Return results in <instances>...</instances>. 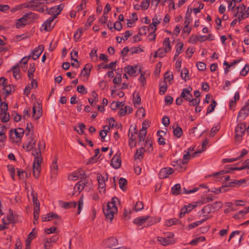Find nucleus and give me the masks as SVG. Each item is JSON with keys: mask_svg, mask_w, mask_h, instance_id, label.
Here are the masks:
<instances>
[{"mask_svg": "<svg viewBox=\"0 0 249 249\" xmlns=\"http://www.w3.org/2000/svg\"><path fill=\"white\" fill-rule=\"evenodd\" d=\"M118 201L117 197H114L112 198L111 201L108 202L107 208L104 209V213L107 219L111 221L115 213L117 212V208L116 203Z\"/></svg>", "mask_w": 249, "mask_h": 249, "instance_id": "f257e3e1", "label": "nucleus"}, {"mask_svg": "<svg viewBox=\"0 0 249 249\" xmlns=\"http://www.w3.org/2000/svg\"><path fill=\"white\" fill-rule=\"evenodd\" d=\"M42 162V159L36 158L34 160L33 164V175L35 178H38L40 176L41 170V163Z\"/></svg>", "mask_w": 249, "mask_h": 249, "instance_id": "f03ea898", "label": "nucleus"}, {"mask_svg": "<svg viewBox=\"0 0 249 249\" xmlns=\"http://www.w3.org/2000/svg\"><path fill=\"white\" fill-rule=\"evenodd\" d=\"M85 176L84 171L81 169H79L69 175L68 179L71 180H76L78 179L85 178Z\"/></svg>", "mask_w": 249, "mask_h": 249, "instance_id": "7ed1b4c3", "label": "nucleus"}, {"mask_svg": "<svg viewBox=\"0 0 249 249\" xmlns=\"http://www.w3.org/2000/svg\"><path fill=\"white\" fill-rule=\"evenodd\" d=\"M24 132L23 129L21 128L11 129L9 132V137L11 139L15 138L20 139L23 135Z\"/></svg>", "mask_w": 249, "mask_h": 249, "instance_id": "20e7f679", "label": "nucleus"}, {"mask_svg": "<svg viewBox=\"0 0 249 249\" xmlns=\"http://www.w3.org/2000/svg\"><path fill=\"white\" fill-rule=\"evenodd\" d=\"M171 164L176 170L180 172L184 171L186 169L185 162L180 159L172 161Z\"/></svg>", "mask_w": 249, "mask_h": 249, "instance_id": "39448f33", "label": "nucleus"}, {"mask_svg": "<svg viewBox=\"0 0 249 249\" xmlns=\"http://www.w3.org/2000/svg\"><path fill=\"white\" fill-rule=\"evenodd\" d=\"M246 129V124L245 123L238 124L235 129V136L236 139L241 138Z\"/></svg>", "mask_w": 249, "mask_h": 249, "instance_id": "423d86ee", "label": "nucleus"}, {"mask_svg": "<svg viewBox=\"0 0 249 249\" xmlns=\"http://www.w3.org/2000/svg\"><path fill=\"white\" fill-rule=\"evenodd\" d=\"M42 106L39 103H37V105H34L33 107L32 117L35 120H37L42 116Z\"/></svg>", "mask_w": 249, "mask_h": 249, "instance_id": "0eeeda50", "label": "nucleus"}, {"mask_svg": "<svg viewBox=\"0 0 249 249\" xmlns=\"http://www.w3.org/2000/svg\"><path fill=\"white\" fill-rule=\"evenodd\" d=\"M249 99L246 102L245 105L241 109L238 113L237 118L242 120L244 119L249 114Z\"/></svg>", "mask_w": 249, "mask_h": 249, "instance_id": "6e6552de", "label": "nucleus"}, {"mask_svg": "<svg viewBox=\"0 0 249 249\" xmlns=\"http://www.w3.org/2000/svg\"><path fill=\"white\" fill-rule=\"evenodd\" d=\"M174 172L172 168L170 167H164L162 168L159 173V177L160 178H165L169 177Z\"/></svg>", "mask_w": 249, "mask_h": 249, "instance_id": "1a4fd4ad", "label": "nucleus"}, {"mask_svg": "<svg viewBox=\"0 0 249 249\" xmlns=\"http://www.w3.org/2000/svg\"><path fill=\"white\" fill-rule=\"evenodd\" d=\"M192 90V88L191 87L183 89L180 94V98H183L185 100L188 101L193 98V95L191 93Z\"/></svg>", "mask_w": 249, "mask_h": 249, "instance_id": "9d476101", "label": "nucleus"}, {"mask_svg": "<svg viewBox=\"0 0 249 249\" xmlns=\"http://www.w3.org/2000/svg\"><path fill=\"white\" fill-rule=\"evenodd\" d=\"M111 165L115 169L120 168L121 165V160L119 155L115 154L111 160Z\"/></svg>", "mask_w": 249, "mask_h": 249, "instance_id": "9b49d317", "label": "nucleus"}, {"mask_svg": "<svg viewBox=\"0 0 249 249\" xmlns=\"http://www.w3.org/2000/svg\"><path fill=\"white\" fill-rule=\"evenodd\" d=\"M58 239V235H54L51 238H46L44 240V247L45 249H48L52 245V243H54Z\"/></svg>", "mask_w": 249, "mask_h": 249, "instance_id": "f8f14e48", "label": "nucleus"}, {"mask_svg": "<svg viewBox=\"0 0 249 249\" xmlns=\"http://www.w3.org/2000/svg\"><path fill=\"white\" fill-rule=\"evenodd\" d=\"M103 243L105 246L110 248L116 246L118 244V240L116 238L111 237L105 240Z\"/></svg>", "mask_w": 249, "mask_h": 249, "instance_id": "ddd939ff", "label": "nucleus"}, {"mask_svg": "<svg viewBox=\"0 0 249 249\" xmlns=\"http://www.w3.org/2000/svg\"><path fill=\"white\" fill-rule=\"evenodd\" d=\"M44 47L42 45H39L32 52V58L34 60L37 59L42 53Z\"/></svg>", "mask_w": 249, "mask_h": 249, "instance_id": "4468645a", "label": "nucleus"}, {"mask_svg": "<svg viewBox=\"0 0 249 249\" xmlns=\"http://www.w3.org/2000/svg\"><path fill=\"white\" fill-rule=\"evenodd\" d=\"M97 178L98 181L99 188L103 189V192L105 193L106 187L105 181L107 180V177L106 178L103 177L101 174H98Z\"/></svg>", "mask_w": 249, "mask_h": 249, "instance_id": "2eb2a0df", "label": "nucleus"}, {"mask_svg": "<svg viewBox=\"0 0 249 249\" xmlns=\"http://www.w3.org/2000/svg\"><path fill=\"white\" fill-rule=\"evenodd\" d=\"M27 18L25 17V15L22 17L18 19L16 23V27L18 29L23 28L27 24Z\"/></svg>", "mask_w": 249, "mask_h": 249, "instance_id": "dca6fc26", "label": "nucleus"}, {"mask_svg": "<svg viewBox=\"0 0 249 249\" xmlns=\"http://www.w3.org/2000/svg\"><path fill=\"white\" fill-rule=\"evenodd\" d=\"M149 218V216L139 217L135 218L133 221V223L139 226H142L146 223Z\"/></svg>", "mask_w": 249, "mask_h": 249, "instance_id": "f3484780", "label": "nucleus"}, {"mask_svg": "<svg viewBox=\"0 0 249 249\" xmlns=\"http://www.w3.org/2000/svg\"><path fill=\"white\" fill-rule=\"evenodd\" d=\"M157 241L163 246H167L170 244H172L175 242L174 240L169 238H167L166 237H158Z\"/></svg>", "mask_w": 249, "mask_h": 249, "instance_id": "a211bd4d", "label": "nucleus"}, {"mask_svg": "<svg viewBox=\"0 0 249 249\" xmlns=\"http://www.w3.org/2000/svg\"><path fill=\"white\" fill-rule=\"evenodd\" d=\"M145 124V123H142V129H141L139 131V143L141 142L144 141L145 136L147 133L146 129L147 128V127H144V125Z\"/></svg>", "mask_w": 249, "mask_h": 249, "instance_id": "6ab92c4d", "label": "nucleus"}, {"mask_svg": "<svg viewBox=\"0 0 249 249\" xmlns=\"http://www.w3.org/2000/svg\"><path fill=\"white\" fill-rule=\"evenodd\" d=\"M246 182V180L245 179H242L240 180H236L234 179L232 181L229 182L227 183L226 185H225V187H234L236 186H240L241 184H242L244 182Z\"/></svg>", "mask_w": 249, "mask_h": 249, "instance_id": "aec40b11", "label": "nucleus"}, {"mask_svg": "<svg viewBox=\"0 0 249 249\" xmlns=\"http://www.w3.org/2000/svg\"><path fill=\"white\" fill-rule=\"evenodd\" d=\"M202 214H203V216L204 217V218L206 217H212V216H208V214H210L211 213H213V211L211 206L210 204H208L206 206H204L201 210Z\"/></svg>", "mask_w": 249, "mask_h": 249, "instance_id": "412c9836", "label": "nucleus"}, {"mask_svg": "<svg viewBox=\"0 0 249 249\" xmlns=\"http://www.w3.org/2000/svg\"><path fill=\"white\" fill-rule=\"evenodd\" d=\"M57 160L58 157L57 156H55L52 161V163L50 167L51 172L53 174H56L57 173Z\"/></svg>", "mask_w": 249, "mask_h": 249, "instance_id": "4be33fe9", "label": "nucleus"}, {"mask_svg": "<svg viewBox=\"0 0 249 249\" xmlns=\"http://www.w3.org/2000/svg\"><path fill=\"white\" fill-rule=\"evenodd\" d=\"M2 90H3V93L5 95V97H7L15 91V89L13 85L7 84L6 86L2 88Z\"/></svg>", "mask_w": 249, "mask_h": 249, "instance_id": "5701e85b", "label": "nucleus"}, {"mask_svg": "<svg viewBox=\"0 0 249 249\" xmlns=\"http://www.w3.org/2000/svg\"><path fill=\"white\" fill-rule=\"evenodd\" d=\"M134 129L135 130L134 134L132 133L130 137L129 138V144L131 148L135 147L137 144L135 135L137 134V132L136 130L135 127H134Z\"/></svg>", "mask_w": 249, "mask_h": 249, "instance_id": "b1692460", "label": "nucleus"}, {"mask_svg": "<svg viewBox=\"0 0 249 249\" xmlns=\"http://www.w3.org/2000/svg\"><path fill=\"white\" fill-rule=\"evenodd\" d=\"M61 206L64 209H67L70 208H75L77 206V203L75 201L73 202H64L61 201L60 202Z\"/></svg>", "mask_w": 249, "mask_h": 249, "instance_id": "393cba45", "label": "nucleus"}, {"mask_svg": "<svg viewBox=\"0 0 249 249\" xmlns=\"http://www.w3.org/2000/svg\"><path fill=\"white\" fill-rule=\"evenodd\" d=\"M6 128L5 126L3 124H0V142H3L6 140Z\"/></svg>", "mask_w": 249, "mask_h": 249, "instance_id": "a878e982", "label": "nucleus"}, {"mask_svg": "<svg viewBox=\"0 0 249 249\" xmlns=\"http://www.w3.org/2000/svg\"><path fill=\"white\" fill-rule=\"evenodd\" d=\"M210 218H211V217H206L204 218L203 219H201L200 221H196L193 223H191V224L188 225V228L189 230L193 229V228L198 226V225L202 224L205 221H207V220H208L209 219H210Z\"/></svg>", "mask_w": 249, "mask_h": 249, "instance_id": "bb28decb", "label": "nucleus"}, {"mask_svg": "<svg viewBox=\"0 0 249 249\" xmlns=\"http://www.w3.org/2000/svg\"><path fill=\"white\" fill-rule=\"evenodd\" d=\"M55 19V17H51L49 18L44 23L43 25L45 26L44 30L46 31H50L52 29L51 23Z\"/></svg>", "mask_w": 249, "mask_h": 249, "instance_id": "cd10ccee", "label": "nucleus"}, {"mask_svg": "<svg viewBox=\"0 0 249 249\" xmlns=\"http://www.w3.org/2000/svg\"><path fill=\"white\" fill-rule=\"evenodd\" d=\"M163 49L167 53L170 52L171 50V46L170 45V40L169 37H166L163 42Z\"/></svg>", "mask_w": 249, "mask_h": 249, "instance_id": "c85d7f7f", "label": "nucleus"}, {"mask_svg": "<svg viewBox=\"0 0 249 249\" xmlns=\"http://www.w3.org/2000/svg\"><path fill=\"white\" fill-rule=\"evenodd\" d=\"M248 168L249 170L247 171L249 173V159L246 160L242 164V166L240 167L231 168V170H242L244 169Z\"/></svg>", "mask_w": 249, "mask_h": 249, "instance_id": "c756f323", "label": "nucleus"}, {"mask_svg": "<svg viewBox=\"0 0 249 249\" xmlns=\"http://www.w3.org/2000/svg\"><path fill=\"white\" fill-rule=\"evenodd\" d=\"M135 68H137V67L136 66L135 68H134L132 66L127 65L124 67V71H126L129 75L134 76H135V74L136 72V70Z\"/></svg>", "mask_w": 249, "mask_h": 249, "instance_id": "7c9ffc66", "label": "nucleus"}, {"mask_svg": "<svg viewBox=\"0 0 249 249\" xmlns=\"http://www.w3.org/2000/svg\"><path fill=\"white\" fill-rule=\"evenodd\" d=\"M116 61H115V62H112L108 64H107V65H104V63H101L99 65V67L100 68H102L103 69H111L112 70H115V67H116Z\"/></svg>", "mask_w": 249, "mask_h": 249, "instance_id": "2f4dec72", "label": "nucleus"}, {"mask_svg": "<svg viewBox=\"0 0 249 249\" xmlns=\"http://www.w3.org/2000/svg\"><path fill=\"white\" fill-rule=\"evenodd\" d=\"M240 99L239 92L236 91L234 96V101L231 100L230 101V107L231 109L234 107L236 105V102L238 101Z\"/></svg>", "mask_w": 249, "mask_h": 249, "instance_id": "473e14b6", "label": "nucleus"}, {"mask_svg": "<svg viewBox=\"0 0 249 249\" xmlns=\"http://www.w3.org/2000/svg\"><path fill=\"white\" fill-rule=\"evenodd\" d=\"M35 145L36 141L33 138H31V140L29 141L26 146L24 147L23 146V147L25 148L27 151H30L33 149Z\"/></svg>", "mask_w": 249, "mask_h": 249, "instance_id": "72a5a7b5", "label": "nucleus"}, {"mask_svg": "<svg viewBox=\"0 0 249 249\" xmlns=\"http://www.w3.org/2000/svg\"><path fill=\"white\" fill-rule=\"evenodd\" d=\"M171 192L173 195H178L181 194V186L179 184H176L171 188Z\"/></svg>", "mask_w": 249, "mask_h": 249, "instance_id": "f704fd0d", "label": "nucleus"}, {"mask_svg": "<svg viewBox=\"0 0 249 249\" xmlns=\"http://www.w3.org/2000/svg\"><path fill=\"white\" fill-rule=\"evenodd\" d=\"M10 115L8 112H1L0 114V119L2 123H7L9 121Z\"/></svg>", "mask_w": 249, "mask_h": 249, "instance_id": "c9c22d12", "label": "nucleus"}, {"mask_svg": "<svg viewBox=\"0 0 249 249\" xmlns=\"http://www.w3.org/2000/svg\"><path fill=\"white\" fill-rule=\"evenodd\" d=\"M145 149L143 147L138 149L135 153L134 158L135 160L142 159L143 158V154Z\"/></svg>", "mask_w": 249, "mask_h": 249, "instance_id": "e433bc0d", "label": "nucleus"}, {"mask_svg": "<svg viewBox=\"0 0 249 249\" xmlns=\"http://www.w3.org/2000/svg\"><path fill=\"white\" fill-rule=\"evenodd\" d=\"M191 11H192V9H190V11L189 12V9H188V10H187V11L186 12L185 17V21H184V24H185V29L188 28V26L189 25V23L191 22Z\"/></svg>", "mask_w": 249, "mask_h": 249, "instance_id": "4c0bfd02", "label": "nucleus"}, {"mask_svg": "<svg viewBox=\"0 0 249 249\" xmlns=\"http://www.w3.org/2000/svg\"><path fill=\"white\" fill-rule=\"evenodd\" d=\"M213 212L219 210L222 206V203L220 201H216L212 204H209Z\"/></svg>", "mask_w": 249, "mask_h": 249, "instance_id": "58836bf2", "label": "nucleus"}, {"mask_svg": "<svg viewBox=\"0 0 249 249\" xmlns=\"http://www.w3.org/2000/svg\"><path fill=\"white\" fill-rule=\"evenodd\" d=\"M178 223H180V221L177 218H171L166 220L165 225L167 227H170L173 225H176Z\"/></svg>", "mask_w": 249, "mask_h": 249, "instance_id": "ea45409f", "label": "nucleus"}, {"mask_svg": "<svg viewBox=\"0 0 249 249\" xmlns=\"http://www.w3.org/2000/svg\"><path fill=\"white\" fill-rule=\"evenodd\" d=\"M91 67V66L90 64H87L83 69L81 74L84 76L89 75L90 72Z\"/></svg>", "mask_w": 249, "mask_h": 249, "instance_id": "a19ab883", "label": "nucleus"}, {"mask_svg": "<svg viewBox=\"0 0 249 249\" xmlns=\"http://www.w3.org/2000/svg\"><path fill=\"white\" fill-rule=\"evenodd\" d=\"M83 31L82 28H78L76 32L74 33L73 37L75 41L77 42L79 40V39L83 35Z\"/></svg>", "mask_w": 249, "mask_h": 249, "instance_id": "79ce46f5", "label": "nucleus"}, {"mask_svg": "<svg viewBox=\"0 0 249 249\" xmlns=\"http://www.w3.org/2000/svg\"><path fill=\"white\" fill-rule=\"evenodd\" d=\"M173 133L174 135L177 138H180L183 134L182 129L181 127L177 126L176 128L174 129Z\"/></svg>", "mask_w": 249, "mask_h": 249, "instance_id": "37998d69", "label": "nucleus"}, {"mask_svg": "<svg viewBox=\"0 0 249 249\" xmlns=\"http://www.w3.org/2000/svg\"><path fill=\"white\" fill-rule=\"evenodd\" d=\"M127 180L123 178H121L119 180V186L120 188L123 191L125 190L126 189V185L127 184Z\"/></svg>", "mask_w": 249, "mask_h": 249, "instance_id": "c03bdc74", "label": "nucleus"}, {"mask_svg": "<svg viewBox=\"0 0 249 249\" xmlns=\"http://www.w3.org/2000/svg\"><path fill=\"white\" fill-rule=\"evenodd\" d=\"M6 217L8 219V220H9V221L11 223H16V220H17V219L16 218V216L13 214V211L11 209H10L9 210V213L7 215Z\"/></svg>", "mask_w": 249, "mask_h": 249, "instance_id": "a18cd8bd", "label": "nucleus"}, {"mask_svg": "<svg viewBox=\"0 0 249 249\" xmlns=\"http://www.w3.org/2000/svg\"><path fill=\"white\" fill-rule=\"evenodd\" d=\"M188 73V70L186 68L183 69L181 71L180 76L182 79H183L185 81H186L189 79Z\"/></svg>", "mask_w": 249, "mask_h": 249, "instance_id": "49530a36", "label": "nucleus"}, {"mask_svg": "<svg viewBox=\"0 0 249 249\" xmlns=\"http://www.w3.org/2000/svg\"><path fill=\"white\" fill-rule=\"evenodd\" d=\"M217 105L216 102L213 100L211 104L209 105L207 108L206 114H209L212 112H213L214 110L215 107Z\"/></svg>", "mask_w": 249, "mask_h": 249, "instance_id": "de8ad7c7", "label": "nucleus"}, {"mask_svg": "<svg viewBox=\"0 0 249 249\" xmlns=\"http://www.w3.org/2000/svg\"><path fill=\"white\" fill-rule=\"evenodd\" d=\"M249 16V6L247 8V10L245 11L244 13L243 12L241 13V14H239L238 17V19L239 21H241L242 19L246 18Z\"/></svg>", "mask_w": 249, "mask_h": 249, "instance_id": "09e8293b", "label": "nucleus"}, {"mask_svg": "<svg viewBox=\"0 0 249 249\" xmlns=\"http://www.w3.org/2000/svg\"><path fill=\"white\" fill-rule=\"evenodd\" d=\"M82 181H78L77 184L75 185L74 187V191L76 192H78V193H80L84 189Z\"/></svg>", "mask_w": 249, "mask_h": 249, "instance_id": "8fccbe9b", "label": "nucleus"}, {"mask_svg": "<svg viewBox=\"0 0 249 249\" xmlns=\"http://www.w3.org/2000/svg\"><path fill=\"white\" fill-rule=\"evenodd\" d=\"M176 56H178L180 53L182 52V49L183 47V43L181 42H178L176 45Z\"/></svg>", "mask_w": 249, "mask_h": 249, "instance_id": "3c124183", "label": "nucleus"}, {"mask_svg": "<svg viewBox=\"0 0 249 249\" xmlns=\"http://www.w3.org/2000/svg\"><path fill=\"white\" fill-rule=\"evenodd\" d=\"M36 233L34 232V229L28 235L27 239L26 240V246L30 244L31 240H32L36 237Z\"/></svg>", "mask_w": 249, "mask_h": 249, "instance_id": "603ef678", "label": "nucleus"}, {"mask_svg": "<svg viewBox=\"0 0 249 249\" xmlns=\"http://www.w3.org/2000/svg\"><path fill=\"white\" fill-rule=\"evenodd\" d=\"M189 102V105L190 106H195L196 105H198L200 102V100L199 98H193L190 100L188 101Z\"/></svg>", "mask_w": 249, "mask_h": 249, "instance_id": "864d4df0", "label": "nucleus"}, {"mask_svg": "<svg viewBox=\"0 0 249 249\" xmlns=\"http://www.w3.org/2000/svg\"><path fill=\"white\" fill-rule=\"evenodd\" d=\"M12 70L13 72V76L16 78L17 79V76L19 74L20 72L19 66L18 65H17L12 67Z\"/></svg>", "mask_w": 249, "mask_h": 249, "instance_id": "5fc2aeb1", "label": "nucleus"}, {"mask_svg": "<svg viewBox=\"0 0 249 249\" xmlns=\"http://www.w3.org/2000/svg\"><path fill=\"white\" fill-rule=\"evenodd\" d=\"M150 0H142L141 2V7L144 10L147 9L150 4Z\"/></svg>", "mask_w": 249, "mask_h": 249, "instance_id": "6e6d98bb", "label": "nucleus"}, {"mask_svg": "<svg viewBox=\"0 0 249 249\" xmlns=\"http://www.w3.org/2000/svg\"><path fill=\"white\" fill-rule=\"evenodd\" d=\"M33 196V201L34 206V208H38L40 209V203L37 199L36 196L34 194H32Z\"/></svg>", "mask_w": 249, "mask_h": 249, "instance_id": "4d7b16f0", "label": "nucleus"}, {"mask_svg": "<svg viewBox=\"0 0 249 249\" xmlns=\"http://www.w3.org/2000/svg\"><path fill=\"white\" fill-rule=\"evenodd\" d=\"M139 72H141V75L139 79V81L141 83L142 86H144L146 84V79L144 76L145 72H141V70L140 69Z\"/></svg>", "mask_w": 249, "mask_h": 249, "instance_id": "13d9d810", "label": "nucleus"}, {"mask_svg": "<svg viewBox=\"0 0 249 249\" xmlns=\"http://www.w3.org/2000/svg\"><path fill=\"white\" fill-rule=\"evenodd\" d=\"M143 51V49H142L141 48H140L139 47H132L130 49V52L131 54H133L135 53H139Z\"/></svg>", "mask_w": 249, "mask_h": 249, "instance_id": "bf43d9fd", "label": "nucleus"}, {"mask_svg": "<svg viewBox=\"0 0 249 249\" xmlns=\"http://www.w3.org/2000/svg\"><path fill=\"white\" fill-rule=\"evenodd\" d=\"M196 65L198 70L200 71H204L206 69V65L204 62H198L196 63Z\"/></svg>", "mask_w": 249, "mask_h": 249, "instance_id": "052dcab7", "label": "nucleus"}, {"mask_svg": "<svg viewBox=\"0 0 249 249\" xmlns=\"http://www.w3.org/2000/svg\"><path fill=\"white\" fill-rule=\"evenodd\" d=\"M32 154L35 157V160H36V158L42 159L41 157V150L39 149L35 148L33 150Z\"/></svg>", "mask_w": 249, "mask_h": 249, "instance_id": "680f3d73", "label": "nucleus"}, {"mask_svg": "<svg viewBox=\"0 0 249 249\" xmlns=\"http://www.w3.org/2000/svg\"><path fill=\"white\" fill-rule=\"evenodd\" d=\"M77 90L78 92L85 94L87 93V90L83 85H78L77 88Z\"/></svg>", "mask_w": 249, "mask_h": 249, "instance_id": "e2e57ef3", "label": "nucleus"}, {"mask_svg": "<svg viewBox=\"0 0 249 249\" xmlns=\"http://www.w3.org/2000/svg\"><path fill=\"white\" fill-rule=\"evenodd\" d=\"M152 146V141L149 139H147L144 143V146L147 147V150H148L149 152L152 151L153 150V147Z\"/></svg>", "mask_w": 249, "mask_h": 249, "instance_id": "0e129e2a", "label": "nucleus"}, {"mask_svg": "<svg viewBox=\"0 0 249 249\" xmlns=\"http://www.w3.org/2000/svg\"><path fill=\"white\" fill-rule=\"evenodd\" d=\"M149 31V27L147 26H142L139 31V34L140 36L142 35H146L148 32Z\"/></svg>", "mask_w": 249, "mask_h": 249, "instance_id": "69168bd1", "label": "nucleus"}, {"mask_svg": "<svg viewBox=\"0 0 249 249\" xmlns=\"http://www.w3.org/2000/svg\"><path fill=\"white\" fill-rule=\"evenodd\" d=\"M30 108L29 107H26L23 110V119L26 120L30 117Z\"/></svg>", "mask_w": 249, "mask_h": 249, "instance_id": "338daca9", "label": "nucleus"}, {"mask_svg": "<svg viewBox=\"0 0 249 249\" xmlns=\"http://www.w3.org/2000/svg\"><path fill=\"white\" fill-rule=\"evenodd\" d=\"M161 18H159L157 15H155L152 19V25L153 26H157V25L160 23Z\"/></svg>", "mask_w": 249, "mask_h": 249, "instance_id": "774afa93", "label": "nucleus"}]
</instances>
